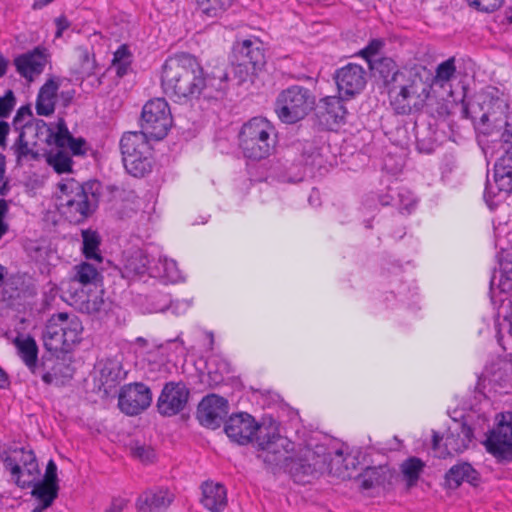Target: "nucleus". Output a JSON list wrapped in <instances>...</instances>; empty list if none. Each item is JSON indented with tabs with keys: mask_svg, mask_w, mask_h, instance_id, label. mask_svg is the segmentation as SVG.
<instances>
[{
	"mask_svg": "<svg viewBox=\"0 0 512 512\" xmlns=\"http://www.w3.org/2000/svg\"><path fill=\"white\" fill-rule=\"evenodd\" d=\"M161 87L166 95L179 100L217 101L227 94L229 74L225 64L204 67L193 54L178 52L162 65Z\"/></svg>",
	"mask_w": 512,
	"mask_h": 512,
	"instance_id": "1",
	"label": "nucleus"
},
{
	"mask_svg": "<svg viewBox=\"0 0 512 512\" xmlns=\"http://www.w3.org/2000/svg\"><path fill=\"white\" fill-rule=\"evenodd\" d=\"M224 432L238 445L252 443L259 451L257 458L265 465L279 466L287 458L291 441L279 432V423L264 417L259 423L247 412L232 413L224 422Z\"/></svg>",
	"mask_w": 512,
	"mask_h": 512,
	"instance_id": "2",
	"label": "nucleus"
},
{
	"mask_svg": "<svg viewBox=\"0 0 512 512\" xmlns=\"http://www.w3.org/2000/svg\"><path fill=\"white\" fill-rule=\"evenodd\" d=\"M58 210L71 224H83L99 208L103 184L97 179L80 182L72 177L63 178L58 184Z\"/></svg>",
	"mask_w": 512,
	"mask_h": 512,
	"instance_id": "3",
	"label": "nucleus"
},
{
	"mask_svg": "<svg viewBox=\"0 0 512 512\" xmlns=\"http://www.w3.org/2000/svg\"><path fill=\"white\" fill-rule=\"evenodd\" d=\"M396 84L390 88L391 105L399 115L419 112L425 106L434 76L423 65L401 68Z\"/></svg>",
	"mask_w": 512,
	"mask_h": 512,
	"instance_id": "4",
	"label": "nucleus"
},
{
	"mask_svg": "<svg viewBox=\"0 0 512 512\" xmlns=\"http://www.w3.org/2000/svg\"><path fill=\"white\" fill-rule=\"evenodd\" d=\"M461 115L463 118L470 119L477 131L484 135H491L494 132H500L506 120L510 121L512 111L499 90L490 87L477 94L468 103H463Z\"/></svg>",
	"mask_w": 512,
	"mask_h": 512,
	"instance_id": "5",
	"label": "nucleus"
},
{
	"mask_svg": "<svg viewBox=\"0 0 512 512\" xmlns=\"http://www.w3.org/2000/svg\"><path fill=\"white\" fill-rule=\"evenodd\" d=\"M73 271V276L67 281H62L59 287L52 281H49L47 283L49 293H54L57 290H60L63 294L62 298L66 301L71 300L75 303L87 302V308L89 311L95 313L100 312L101 305L104 303L102 297H100L98 301V297L95 296V299L91 301L89 296L85 295L83 291H79L76 285H92L95 288H100V292H103V275L101 271L94 264L86 261L75 265L73 267Z\"/></svg>",
	"mask_w": 512,
	"mask_h": 512,
	"instance_id": "6",
	"label": "nucleus"
},
{
	"mask_svg": "<svg viewBox=\"0 0 512 512\" xmlns=\"http://www.w3.org/2000/svg\"><path fill=\"white\" fill-rule=\"evenodd\" d=\"M277 143L274 126L264 117H253L239 132V146L251 160H262L272 154Z\"/></svg>",
	"mask_w": 512,
	"mask_h": 512,
	"instance_id": "7",
	"label": "nucleus"
},
{
	"mask_svg": "<svg viewBox=\"0 0 512 512\" xmlns=\"http://www.w3.org/2000/svg\"><path fill=\"white\" fill-rule=\"evenodd\" d=\"M315 101L316 96L312 90L301 85H291L277 95L274 111L282 123L295 124L314 109Z\"/></svg>",
	"mask_w": 512,
	"mask_h": 512,
	"instance_id": "8",
	"label": "nucleus"
},
{
	"mask_svg": "<svg viewBox=\"0 0 512 512\" xmlns=\"http://www.w3.org/2000/svg\"><path fill=\"white\" fill-rule=\"evenodd\" d=\"M119 146L123 165L130 175L141 178L152 171V147L143 134L137 131L125 132Z\"/></svg>",
	"mask_w": 512,
	"mask_h": 512,
	"instance_id": "9",
	"label": "nucleus"
},
{
	"mask_svg": "<svg viewBox=\"0 0 512 512\" xmlns=\"http://www.w3.org/2000/svg\"><path fill=\"white\" fill-rule=\"evenodd\" d=\"M0 459L10 472L11 481L21 489L30 488L32 482L27 478L41 475L37 457L29 446L4 449Z\"/></svg>",
	"mask_w": 512,
	"mask_h": 512,
	"instance_id": "10",
	"label": "nucleus"
},
{
	"mask_svg": "<svg viewBox=\"0 0 512 512\" xmlns=\"http://www.w3.org/2000/svg\"><path fill=\"white\" fill-rule=\"evenodd\" d=\"M291 449L287 451L286 460L279 466L265 465L274 474L284 469L288 471L295 483L306 484L310 483L312 479L317 478L320 474L324 473L326 467V458L320 454L318 446L316 450H307L302 456L292 458L290 453L294 450V443L291 441Z\"/></svg>",
	"mask_w": 512,
	"mask_h": 512,
	"instance_id": "11",
	"label": "nucleus"
},
{
	"mask_svg": "<svg viewBox=\"0 0 512 512\" xmlns=\"http://www.w3.org/2000/svg\"><path fill=\"white\" fill-rule=\"evenodd\" d=\"M486 451L499 464L512 462V412L505 411L496 414L495 426L488 431L483 442Z\"/></svg>",
	"mask_w": 512,
	"mask_h": 512,
	"instance_id": "12",
	"label": "nucleus"
},
{
	"mask_svg": "<svg viewBox=\"0 0 512 512\" xmlns=\"http://www.w3.org/2000/svg\"><path fill=\"white\" fill-rule=\"evenodd\" d=\"M172 125L170 108L164 98H154L146 102L142 108L140 126L137 133L148 139L162 140Z\"/></svg>",
	"mask_w": 512,
	"mask_h": 512,
	"instance_id": "13",
	"label": "nucleus"
},
{
	"mask_svg": "<svg viewBox=\"0 0 512 512\" xmlns=\"http://www.w3.org/2000/svg\"><path fill=\"white\" fill-rule=\"evenodd\" d=\"M347 99L338 96H325L315 102L314 116L322 130L333 131L346 123L348 110L345 106Z\"/></svg>",
	"mask_w": 512,
	"mask_h": 512,
	"instance_id": "14",
	"label": "nucleus"
},
{
	"mask_svg": "<svg viewBox=\"0 0 512 512\" xmlns=\"http://www.w3.org/2000/svg\"><path fill=\"white\" fill-rule=\"evenodd\" d=\"M190 397V390L183 381L166 382L157 400V409L162 416L171 417L182 412Z\"/></svg>",
	"mask_w": 512,
	"mask_h": 512,
	"instance_id": "15",
	"label": "nucleus"
},
{
	"mask_svg": "<svg viewBox=\"0 0 512 512\" xmlns=\"http://www.w3.org/2000/svg\"><path fill=\"white\" fill-rule=\"evenodd\" d=\"M152 402L150 388L142 382L124 385L118 393V407L128 416H135L146 410Z\"/></svg>",
	"mask_w": 512,
	"mask_h": 512,
	"instance_id": "16",
	"label": "nucleus"
},
{
	"mask_svg": "<svg viewBox=\"0 0 512 512\" xmlns=\"http://www.w3.org/2000/svg\"><path fill=\"white\" fill-rule=\"evenodd\" d=\"M338 94L350 100L362 93L367 84L365 69L356 63H348L334 73Z\"/></svg>",
	"mask_w": 512,
	"mask_h": 512,
	"instance_id": "17",
	"label": "nucleus"
},
{
	"mask_svg": "<svg viewBox=\"0 0 512 512\" xmlns=\"http://www.w3.org/2000/svg\"><path fill=\"white\" fill-rule=\"evenodd\" d=\"M228 410L229 403L226 398L209 394L199 402L196 417L202 426L215 430L225 422Z\"/></svg>",
	"mask_w": 512,
	"mask_h": 512,
	"instance_id": "18",
	"label": "nucleus"
},
{
	"mask_svg": "<svg viewBox=\"0 0 512 512\" xmlns=\"http://www.w3.org/2000/svg\"><path fill=\"white\" fill-rule=\"evenodd\" d=\"M232 51L236 61L249 64L253 70H262L266 65V48L257 37L237 40Z\"/></svg>",
	"mask_w": 512,
	"mask_h": 512,
	"instance_id": "19",
	"label": "nucleus"
},
{
	"mask_svg": "<svg viewBox=\"0 0 512 512\" xmlns=\"http://www.w3.org/2000/svg\"><path fill=\"white\" fill-rule=\"evenodd\" d=\"M48 49L44 46H37L15 57L13 63L16 71L25 79L32 81L35 76L43 73L49 59Z\"/></svg>",
	"mask_w": 512,
	"mask_h": 512,
	"instance_id": "20",
	"label": "nucleus"
},
{
	"mask_svg": "<svg viewBox=\"0 0 512 512\" xmlns=\"http://www.w3.org/2000/svg\"><path fill=\"white\" fill-rule=\"evenodd\" d=\"M398 477L395 469L388 465L367 466L355 478L360 481L363 490L382 488L389 491L393 488L394 480Z\"/></svg>",
	"mask_w": 512,
	"mask_h": 512,
	"instance_id": "21",
	"label": "nucleus"
},
{
	"mask_svg": "<svg viewBox=\"0 0 512 512\" xmlns=\"http://www.w3.org/2000/svg\"><path fill=\"white\" fill-rule=\"evenodd\" d=\"M175 499L167 488L155 487L142 492L136 499L137 512H166Z\"/></svg>",
	"mask_w": 512,
	"mask_h": 512,
	"instance_id": "22",
	"label": "nucleus"
},
{
	"mask_svg": "<svg viewBox=\"0 0 512 512\" xmlns=\"http://www.w3.org/2000/svg\"><path fill=\"white\" fill-rule=\"evenodd\" d=\"M13 344L17 348L18 356L21 358L25 366L34 375L38 376L41 369H45V360H51V357L43 355L41 360L38 358V345L35 339L27 335L26 338L22 339L19 334L14 340Z\"/></svg>",
	"mask_w": 512,
	"mask_h": 512,
	"instance_id": "23",
	"label": "nucleus"
},
{
	"mask_svg": "<svg viewBox=\"0 0 512 512\" xmlns=\"http://www.w3.org/2000/svg\"><path fill=\"white\" fill-rule=\"evenodd\" d=\"M1 288L0 302L5 303L9 308H13L19 304L22 293L25 296L31 297L37 294L35 285L32 283L25 285L24 278L19 275L9 277L7 281L4 280V284Z\"/></svg>",
	"mask_w": 512,
	"mask_h": 512,
	"instance_id": "24",
	"label": "nucleus"
},
{
	"mask_svg": "<svg viewBox=\"0 0 512 512\" xmlns=\"http://www.w3.org/2000/svg\"><path fill=\"white\" fill-rule=\"evenodd\" d=\"M444 486L447 489H458L463 482L473 487L481 483L480 473L468 462H461L453 465L444 475Z\"/></svg>",
	"mask_w": 512,
	"mask_h": 512,
	"instance_id": "25",
	"label": "nucleus"
},
{
	"mask_svg": "<svg viewBox=\"0 0 512 512\" xmlns=\"http://www.w3.org/2000/svg\"><path fill=\"white\" fill-rule=\"evenodd\" d=\"M295 147L300 153L301 163L309 167L311 172L324 167L326 162L323 155L324 143L320 138L313 137L311 139L298 141Z\"/></svg>",
	"mask_w": 512,
	"mask_h": 512,
	"instance_id": "26",
	"label": "nucleus"
},
{
	"mask_svg": "<svg viewBox=\"0 0 512 512\" xmlns=\"http://www.w3.org/2000/svg\"><path fill=\"white\" fill-rule=\"evenodd\" d=\"M153 264L154 259L151 260L144 250L136 249L126 255L121 273L125 278H134L145 274L150 276V268H153Z\"/></svg>",
	"mask_w": 512,
	"mask_h": 512,
	"instance_id": "27",
	"label": "nucleus"
},
{
	"mask_svg": "<svg viewBox=\"0 0 512 512\" xmlns=\"http://www.w3.org/2000/svg\"><path fill=\"white\" fill-rule=\"evenodd\" d=\"M125 376L126 371L123 370L119 360L106 359L100 369V389L103 388L104 393L108 396L113 395V392H117L116 388Z\"/></svg>",
	"mask_w": 512,
	"mask_h": 512,
	"instance_id": "28",
	"label": "nucleus"
},
{
	"mask_svg": "<svg viewBox=\"0 0 512 512\" xmlns=\"http://www.w3.org/2000/svg\"><path fill=\"white\" fill-rule=\"evenodd\" d=\"M369 69L377 81H382L390 94V88L396 84L395 79L400 75L401 71L396 62L390 57L369 60Z\"/></svg>",
	"mask_w": 512,
	"mask_h": 512,
	"instance_id": "29",
	"label": "nucleus"
},
{
	"mask_svg": "<svg viewBox=\"0 0 512 512\" xmlns=\"http://www.w3.org/2000/svg\"><path fill=\"white\" fill-rule=\"evenodd\" d=\"M473 439L474 431L472 427L462 422L454 430H448L444 438L445 450L448 455L461 453L469 447Z\"/></svg>",
	"mask_w": 512,
	"mask_h": 512,
	"instance_id": "30",
	"label": "nucleus"
},
{
	"mask_svg": "<svg viewBox=\"0 0 512 512\" xmlns=\"http://www.w3.org/2000/svg\"><path fill=\"white\" fill-rule=\"evenodd\" d=\"M499 271L494 272L490 280V289L495 286L500 292L512 291V251L502 250L498 254Z\"/></svg>",
	"mask_w": 512,
	"mask_h": 512,
	"instance_id": "31",
	"label": "nucleus"
},
{
	"mask_svg": "<svg viewBox=\"0 0 512 512\" xmlns=\"http://www.w3.org/2000/svg\"><path fill=\"white\" fill-rule=\"evenodd\" d=\"M40 476H32L27 478L28 481H31L30 484L31 495L39 501V504L36 508L41 510H46L51 507L54 501L58 498L60 486L59 484H51L45 481H41Z\"/></svg>",
	"mask_w": 512,
	"mask_h": 512,
	"instance_id": "32",
	"label": "nucleus"
},
{
	"mask_svg": "<svg viewBox=\"0 0 512 512\" xmlns=\"http://www.w3.org/2000/svg\"><path fill=\"white\" fill-rule=\"evenodd\" d=\"M66 320V313H57L51 316L47 321L45 329L42 333L44 346L48 351L64 350L63 341V327L60 323Z\"/></svg>",
	"mask_w": 512,
	"mask_h": 512,
	"instance_id": "33",
	"label": "nucleus"
},
{
	"mask_svg": "<svg viewBox=\"0 0 512 512\" xmlns=\"http://www.w3.org/2000/svg\"><path fill=\"white\" fill-rule=\"evenodd\" d=\"M59 86L54 78H49L40 87L35 105L37 115L50 116L54 113Z\"/></svg>",
	"mask_w": 512,
	"mask_h": 512,
	"instance_id": "34",
	"label": "nucleus"
},
{
	"mask_svg": "<svg viewBox=\"0 0 512 512\" xmlns=\"http://www.w3.org/2000/svg\"><path fill=\"white\" fill-rule=\"evenodd\" d=\"M201 503L211 512H222L227 506V491L224 485L204 483Z\"/></svg>",
	"mask_w": 512,
	"mask_h": 512,
	"instance_id": "35",
	"label": "nucleus"
},
{
	"mask_svg": "<svg viewBox=\"0 0 512 512\" xmlns=\"http://www.w3.org/2000/svg\"><path fill=\"white\" fill-rule=\"evenodd\" d=\"M74 367L66 363L63 359L45 360V369L40 370L38 376L41 377L42 381L51 385L54 380H70L74 375Z\"/></svg>",
	"mask_w": 512,
	"mask_h": 512,
	"instance_id": "36",
	"label": "nucleus"
},
{
	"mask_svg": "<svg viewBox=\"0 0 512 512\" xmlns=\"http://www.w3.org/2000/svg\"><path fill=\"white\" fill-rule=\"evenodd\" d=\"M494 182L498 191L512 193V155L504 153L494 164Z\"/></svg>",
	"mask_w": 512,
	"mask_h": 512,
	"instance_id": "37",
	"label": "nucleus"
},
{
	"mask_svg": "<svg viewBox=\"0 0 512 512\" xmlns=\"http://www.w3.org/2000/svg\"><path fill=\"white\" fill-rule=\"evenodd\" d=\"M82 247L81 252L86 260L102 263L103 255L100 250L102 238L98 231L91 228L81 231Z\"/></svg>",
	"mask_w": 512,
	"mask_h": 512,
	"instance_id": "38",
	"label": "nucleus"
},
{
	"mask_svg": "<svg viewBox=\"0 0 512 512\" xmlns=\"http://www.w3.org/2000/svg\"><path fill=\"white\" fill-rule=\"evenodd\" d=\"M320 454L326 458V467L324 472L330 475L341 478L342 480L351 479L353 477L351 472H348V464H345V456L340 449L335 450L334 456L330 452H326V448L318 446Z\"/></svg>",
	"mask_w": 512,
	"mask_h": 512,
	"instance_id": "39",
	"label": "nucleus"
},
{
	"mask_svg": "<svg viewBox=\"0 0 512 512\" xmlns=\"http://www.w3.org/2000/svg\"><path fill=\"white\" fill-rule=\"evenodd\" d=\"M424 468L425 462L416 456L408 457L401 463L400 471L407 490L417 485Z\"/></svg>",
	"mask_w": 512,
	"mask_h": 512,
	"instance_id": "40",
	"label": "nucleus"
},
{
	"mask_svg": "<svg viewBox=\"0 0 512 512\" xmlns=\"http://www.w3.org/2000/svg\"><path fill=\"white\" fill-rule=\"evenodd\" d=\"M150 276L163 278L170 282H178L182 278L176 261L167 257L154 260L153 268H150Z\"/></svg>",
	"mask_w": 512,
	"mask_h": 512,
	"instance_id": "41",
	"label": "nucleus"
},
{
	"mask_svg": "<svg viewBox=\"0 0 512 512\" xmlns=\"http://www.w3.org/2000/svg\"><path fill=\"white\" fill-rule=\"evenodd\" d=\"M77 51L79 52V66L71 70V75L74 76L76 80L83 81L96 74L98 64L94 55L90 57V53L86 47H78Z\"/></svg>",
	"mask_w": 512,
	"mask_h": 512,
	"instance_id": "42",
	"label": "nucleus"
},
{
	"mask_svg": "<svg viewBox=\"0 0 512 512\" xmlns=\"http://www.w3.org/2000/svg\"><path fill=\"white\" fill-rule=\"evenodd\" d=\"M15 157L16 165L22 166L24 161L39 160L40 154L33 147H29V143L26 140V135L22 132L18 135L17 139L10 148Z\"/></svg>",
	"mask_w": 512,
	"mask_h": 512,
	"instance_id": "43",
	"label": "nucleus"
},
{
	"mask_svg": "<svg viewBox=\"0 0 512 512\" xmlns=\"http://www.w3.org/2000/svg\"><path fill=\"white\" fill-rule=\"evenodd\" d=\"M60 325H64L63 327V341L62 345H64V350L69 348L72 344L80 342L81 333L83 331V326L81 321L77 316L70 317L66 313V320L64 323H60Z\"/></svg>",
	"mask_w": 512,
	"mask_h": 512,
	"instance_id": "44",
	"label": "nucleus"
},
{
	"mask_svg": "<svg viewBox=\"0 0 512 512\" xmlns=\"http://www.w3.org/2000/svg\"><path fill=\"white\" fill-rule=\"evenodd\" d=\"M46 162L57 174L72 172L73 160L68 151L57 149L56 152L50 151L46 155Z\"/></svg>",
	"mask_w": 512,
	"mask_h": 512,
	"instance_id": "45",
	"label": "nucleus"
},
{
	"mask_svg": "<svg viewBox=\"0 0 512 512\" xmlns=\"http://www.w3.org/2000/svg\"><path fill=\"white\" fill-rule=\"evenodd\" d=\"M34 119L30 104L23 105L17 110L12 120V129L18 132V135L21 132L26 135V131L32 129Z\"/></svg>",
	"mask_w": 512,
	"mask_h": 512,
	"instance_id": "46",
	"label": "nucleus"
},
{
	"mask_svg": "<svg viewBox=\"0 0 512 512\" xmlns=\"http://www.w3.org/2000/svg\"><path fill=\"white\" fill-rule=\"evenodd\" d=\"M235 0H196L199 9L208 17H217L228 10Z\"/></svg>",
	"mask_w": 512,
	"mask_h": 512,
	"instance_id": "47",
	"label": "nucleus"
},
{
	"mask_svg": "<svg viewBox=\"0 0 512 512\" xmlns=\"http://www.w3.org/2000/svg\"><path fill=\"white\" fill-rule=\"evenodd\" d=\"M395 206L399 213L409 215L415 209L416 199L407 189H399L396 193Z\"/></svg>",
	"mask_w": 512,
	"mask_h": 512,
	"instance_id": "48",
	"label": "nucleus"
},
{
	"mask_svg": "<svg viewBox=\"0 0 512 512\" xmlns=\"http://www.w3.org/2000/svg\"><path fill=\"white\" fill-rule=\"evenodd\" d=\"M131 454L134 458L143 463H152L156 459V453L153 447L140 444L138 441L130 446Z\"/></svg>",
	"mask_w": 512,
	"mask_h": 512,
	"instance_id": "49",
	"label": "nucleus"
},
{
	"mask_svg": "<svg viewBox=\"0 0 512 512\" xmlns=\"http://www.w3.org/2000/svg\"><path fill=\"white\" fill-rule=\"evenodd\" d=\"M35 131V136L41 141L51 145V137L53 135V127L47 124L43 119H34L32 129Z\"/></svg>",
	"mask_w": 512,
	"mask_h": 512,
	"instance_id": "50",
	"label": "nucleus"
},
{
	"mask_svg": "<svg viewBox=\"0 0 512 512\" xmlns=\"http://www.w3.org/2000/svg\"><path fill=\"white\" fill-rule=\"evenodd\" d=\"M17 99L15 97V94L13 90L8 89L6 90L5 94L0 97V119H6L10 116L12 113L15 105H16Z\"/></svg>",
	"mask_w": 512,
	"mask_h": 512,
	"instance_id": "51",
	"label": "nucleus"
},
{
	"mask_svg": "<svg viewBox=\"0 0 512 512\" xmlns=\"http://www.w3.org/2000/svg\"><path fill=\"white\" fill-rule=\"evenodd\" d=\"M455 72V59L451 57L437 66L434 78L440 81H449L454 76Z\"/></svg>",
	"mask_w": 512,
	"mask_h": 512,
	"instance_id": "52",
	"label": "nucleus"
},
{
	"mask_svg": "<svg viewBox=\"0 0 512 512\" xmlns=\"http://www.w3.org/2000/svg\"><path fill=\"white\" fill-rule=\"evenodd\" d=\"M260 70H253L249 64L237 61L233 68L234 78L237 79V85H242L250 76L256 75Z\"/></svg>",
	"mask_w": 512,
	"mask_h": 512,
	"instance_id": "53",
	"label": "nucleus"
},
{
	"mask_svg": "<svg viewBox=\"0 0 512 512\" xmlns=\"http://www.w3.org/2000/svg\"><path fill=\"white\" fill-rule=\"evenodd\" d=\"M468 5L477 11L491 13L501 7L502 0H466Z\"/></svg>",
	"mask_w": 512,
	"mask_h": 512,
	"instance_id": "54",
	"label": "nucleus"
},
{
	"mask_svg": "<svg viewBox=\"0 0 512 512\" xmlns=\"http://www.w3.org/2000/svg\"><path fill=\"white\" fill-rule=\"evenodd\" d=\"M67 148L69 149V153L71 156H85L89 149V146L84 138H75L74 136H72Z\"/></svg>",
	"mask_w": 512,
	"mask_h": 512,
	"instance_id": "55",
	"label": "nucleus"
},
{
	"mask_svg": "<svg viewBox=\"0 0 512 512\" xmlns=\"http://www.w3.org/2000/svg\"><path fill=\"white\" fill-rule=\"evenodd\" d=\"M384 45L385 43L382 39H372L368 45L359 52V55L369 63V60H373L372 57L378 54Z\"/></svg>",
	"mask_w": 512,
	"mask_h": 512,
	"instance_id": "56",
	"label": "nucleus"
},
{
	"mask_svg": "<svg viewBox=\"0 0 512 512\" xmlns=\"http://www.w3.org/2000/svg\"><path fill=\"white\" fill-rule=\"evenodd\" d=\"M132 62V53L127 44H122L113 54L112 65Z\"/></svg>",
	"mask_w": 512,
	"mask_h": 512,
	"instance_id": "57",
	"label": "nucleus"
},
{
	"mask_svg": "<svg viewBox=\"0 0 512 512\" xmlns=\"http://www.w3.org/2000/svg\"><path fill=\"white\" fill-rule=\"evenodd\" d=\"M502 191H498L495 183L492 184L489 179L486 181V186L484 190V200L486 204L489 206V208L493 209L494 206L497 205L495 198L501 193Z\"/></svg>",
	"mask_w": 512,
	"mask_h": 512,
	"instance_id": "58",
	"label": "nucleus"
},
{
	"mask_svg": "<svg viewBox=\"0 0 512 512\" xmlns=\"http://www.w3.org/2000/svg\"><path fill=\"white\" fill-rule=\"evenodd\" d=\"M12 200L0 199V238H2L9 230V225L6 222V217L9 212V203Z\"/></svg>",
	"mask_w": 512,
	"mask_h": 512,
	"instance_id": "59",
	"label": "nucleus"
},
{
	"mask_svg": "<svg viewBox=\"0 0 512 512\" xmlns=\"http://www.w3.org/2000/svg\"><path fill=\"white\" fill-rule=\"evenodd\" d=\"M41 481H45L51 484H59V478L57 474V465L53 459H50L46 465L45 473Z\"/></svg>",
	"mask_w": 512,
	"mask_h": 512,
	"instance_id": "60",
	"label": "nucleus"
},
{
	"mask_svg": "<svg viewBox=\"0 0 512 512\" xmlns=\"http://www.w3.org/2000/svg\"><path fill=\"white\" fill-rule=\"evenodd\" d=\"M72 136L73 135L70 133V131H65V133H57L53 129L51 144H54L58 149H65L67 148Z\"/></svg>",
	"mask_w": 512,
	"mask_h": 512,
	"instance_id": "61",
	"label": "nucleus"
},
{
	"mask_svg": "<svg viewBox=\"0 0 512 512\" xmlns=\"http://www.w3.org/2000/svg\"><path fill=\"white\" fill-rule=\"evenodd\" d=\"M399 189H393V188H388V191L387 193L385 194H380L378 196V200L380 202V204L382 206H395V202H396V193Z\"/></svg>",
	"mask_w": 512,
	"mask_h": 512,
	"instance_id": "62",
	"label": "nucleus"
},
{
	"mask_svg": "<svg viewBox=\"0 0 512 512\" xmlns=\"http://www.w3.org/2000/svg\"><path fill=\"white\" fill-rule=\"evenodd\" d=\"M55 25V37L59 38L63 35V32L70 27L71 23L65 15H61L55 19Z\"/></svg>",
	"mask_w": 512,
	"mask_h": 512,
	"instance_id": "63",
	"label": "nucleus"
},
{
	"mask_svg": "<svg viewBox=\"0 0 512 512\" xmlns=\"http://www.w3.org/2000/svg\"><path fill=\"white\" fill-rule=\"evenodd\" d=\"M11 127L12 126L8 122L0 120V147L3 149L7 147V136Z\"/></svg>",
	"mask_w": 512,
	"mask_h": 512,
	"instance_id": "64",
	"label": "nucleus"
}]
</instances>
